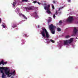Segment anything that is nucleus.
<instances>
[{
  "label": "nucleus",
  "mask_w": 78,
  "mask_h": 78,
  "mask_svg": "<svg viewBox=\"0 0 78 78\" xmlns=\"http://www.w3.org/2000/svg\"><path fill=\"white\" fill-rule=\"evenodd\" d=\"M4 70L5 72V73L6 75H7L8 76V77H10L11 75H14L15 74V71H14L13 72H12L11 73H9V71L8 70V68L6 67H1L0 68V71H1L2 73H3V70Z\"/></svg>",
  "instance_id": "1"
},
{
  "label": "nucleus",
  "mask_w": 78,
  "mask_h": 78,
  "mask_svg": "<svg viewBox=\"0 0 78 78\" xmlns=\"http://www.w3.org/2000/svg\"><path fill=\"white\" fill-rule=\"evenodd\" d=\"M42 31L41 32L42 36H43V37H45V34L47 38L49 37V34L45 28H42Z\"/></svg>",
  "instance_id": "2"
},
{
  "label": "nucleus",
  "mask_w": 78,
  "mask_h": 78,
  "mask_svg": "<svg viewBox=\"0 0 78 78\" xmlns=\"http://www.w3.org/2000/svg\"><path fill=\"white\" fill-rule=\"evenodd\" d=\"M49 27L51 33L53 34H55V30L56 28V27L53 26V24H51L49 25Z\"/></svg>",
  "instance_id": "3"
},
{
  "label": "nucleus",
  "mask_w": 78,
  "mask_h": 78,
  "mask_svg": "<svg viewBox=\"0 0 78 78\" xmlns=\"http://www.w3.org/2000/svg\"><path fill=\"white\" fill-rule=\"evenodd\" d=\"M73 38H71L70 40L64 41V45H67L68 44H71L73 42Z\"/></svg>",
  "instance_id": "4"
},
{
  "label": "nucleus",
  "mask_w": 78,
  "mask_h": 78,
  "mask_svg": "<svg viewBox=\"0 0 78 78\" xmlns=\"http://www.w3.org/2000/svg\"><path fill=\"white\" fill-rule=\"evenodd\" d=\"M50 5H48L47 6H45L44 7V8L45 10H47L46 12L48 14H51V12L50 11Z\"/></svg>",
  "instance_id": "5"
},
{
  "label": "nucleus",
  "mask_w": 78,
  "mask_h": 78,
  "mask_svg": "<svg viewBox=\"0 0 78 78\" xmlns=\"http://www.w3.org/2000/svg\"><path fill=\"white\" fill-rule=\"evenodd\" d=\"M77 32H78V29H76V27H74L73 30L74 34L72 35V36H75V35L76 34V33H77Z\"/></svg>",
  "instance_id": "6"
},
{
  "label": "nucleus",
  "mask_w": 78,
  "mask_h": 78,
  "mask_svg": "<svg viewBox=\"0 0 78 78\" xmlns=\"http://www.w3.org/2000/svg\"><path fill=\"white\" fill-rule=\"evenodd\" d=\"M34 9V7L33 6H31L29 7H26V9L27 11L28 10H33Z\"/></svg>",
  "instance_id": "7"
},
{
  "label": "nucleus",
  "mask_w": 78,
  "mask_h": 78,
  "mask_svg": "<svg viewBox=\"0 0 78 78\" xmlns=\"http://www.w3.org/2000/svg\"><path fill=\"white\" fill-rule=\"evenodd\" d=\"M72 20H73V17H69L67 20V22H72Z\"/></svg>",
  "instance_id": "8"
},
{
  "label": "nucleus",
  "mask_w": 78,
  "mask_h": 78,
  "mask_svg": "<svg viewBox=\"0 0 78 78\" xmlns=\"http://www.w3.org/2000/svg\"><path fill=\"white\" fill-rule=\"evenodd\" d=\"M19 15L20 16H22L23 17H24V19H27V18L26 17V16L24 15H23L21 13H19Z\"/></svg>",
  "instance_id": "9"
},
{
  "label": "nucleus",
  "mask_w": 78,
  "mask_h": 78,
  "mask_svg": "<svg viewBox=\"0 0 78 78\" xmlns=\"http://www.w3.org/2000/svg\"><path fill=\"white\" fill-rule=\"evenodd\" d=\"M6 64H7V62H3V60L1 62H0V65H1V64H2L3 65H5Z\"/></svg>",
  "instance_id": "10"
},
{
  "label": "nucleus",
  "mask_w": 78,
  "mask_h": 78,
  "mask_svg": "<svg viewBox=\"0 0 78 78\" xmlns=\"http://www.w3.org/2000/svg\"><path fill=\"white\" fill-rule=\"evenodd\" d=\"M48 41H48V43H50V42H52V43H55V41H53L52 39L48 40Z\"/></svg>",
  "instance_id": "11"
},
{
  "label": "nucleus",
  "mask_w": 78,
  "mask_h": 78,
  "mask_svg": "<svg viewBox=\"0 0 78 78\" xmlns=\"http://www.w3.org/2000/svg\"><path fill=\"white\" fill-rule=\"evenodd\" d=\"M34 15H35V17L36 18H38L39 17L38 16H37V13L36 12H34Z\"/></svg>",
  "instance_id": "12"
},
{
  "label": "nucleus",
  "mask_w": 78,
  "mask_h": 78,
  "mask_svg": "<svg viewBox=\"0 0 78 78\" xmlns=\"http://www.w3.org/2000/svg\"><path fill=\"white\" fill-rule=\"evenodd\" d=\"M15 5H16V2H14L13 3V4L12 5V6H13V7H15Z\"/></svg>",
  "instance_id": "13"
},
{
  "label": "nucleus",
  "mask_w": 78,
  "mask_h": 78,
  "mask_svg": "<svg viewBox=\"0 0 78 78\" xmlns=\"http://www.w3.org/2000/svg\"><path fill=\"white\" fill-rule=\"evenodd\" d=\"M28 2L29 1L28 0H22V2Z\"/></svg>",
  "instance_id": "14"
},
{
  "label": "nucleus",
  "mask_w": 78,
  "mask_h": 78,
  "mask_svg": "<svg viewBox=\"0 0 78 78\" xmlns=\"http://www.w3.org/2000/svg\"><path fill=\"white\" fill-rule=\"evenodd\" d=\"M57 31H61V29H60V28H57Z\"/></svg>",
  "instance_id": "15"
},
{
  "label": "nucleus",
  "mask_w": 78,
  "mask_h": 78,
  "mask_svg": "<svg viewBox=\"0 0 78 78\" xmlns=\"http://www.w3.org/2000/svg\"><path fill=\"white\" fill-rule=\"evenodd\" d=\"M5 76H6L5 75V74H4V73H3L2 74V78H5Z\"/></svg>",
  "instance_id": "16"
},
{
  "label": "nucleus",
  "mask_w": 78,
  "mask_h": 78,
  "mask_svg": "<svg viewBox=\"0 0 78 78\" xmlns=\"http://www.w3.org/2000/svg\"><path fill=\"white\" fill-rule=\"evenodd\" d=\"M53 17L54 19H55V18L56 17V16H55V14H54L53 16Z\"/></svg>",
  "instance_id": "17"
},
{
  "label": "nucleus",
  "mask_w": 78,
  "mask_h": 78,
  "mask_svg": "<svg viewBox=\"0 0 78 78\" xmlns=\"http://www.w3.org/2000/svg\"><path fill=\"white\" fill-rule=\"evenodd\" d=\"M55 14V15H57V14H58V11H56Z\"/></svg>",
  "instance_id": "18"
},
{
  "label": "nucleus",
  "mask_w": 78,
  "mask_h": 78,
  "mask_svg": "<svg viewBox=\"0 0 78 78\" xmlns=\"http://www.w3.org/2000/svg\"><path fill=\"white\" fill-rule=\"evenodd\" d=\"M50 22H51V19H49L48 20V23H49Z\"/></svg>",
  "instance_id": "19"
},
{
  "label": "nucleus",
  "mask_w": 78,
  "mask_h": 78,
  "mask_svg": "<svg viewBox=\"0 0 78 78\" xmlns=\"http://www.w3.org/2000/svg\"><path fill=\"white\" fill-rule=\"evenodd\" d=\"M2 26H3V28H5V25H3V24H2Z\"/></svg>",
  "instance_id": "20"
},
{
  "label": "nucleus",
  "mask_w": 78,
  "mask_h": 78,
  "mask_svg": "<svg viewBox=\"0 0 78 78\" xmlns=\"http://www.w3.org/2000/svg\"><path fill=\"white\" fill-rule=\"evenodd\" d=\"M70 37L69 35H67L66 36V38H69V37Z\"/></svg>",
  "instance_id": "21"
},
{
  "label": "nucleus",
  "mask_w": 78,
  "mask_h": 78,
  "mask_svg": "<svg viewBox=\"0 0 78 78\" xmlns=\"http://www.w3.org/2000/svg\"><path fill=\"white\" fill-rule=\"evenodd\" d=\"M52 8L53 9H55V6H54V5H52Z\"/></svg>",
  "instance_id": "22"
},
{
  "label": "nucleus",
  "mask_w": 78,
  "mask_h": 78,
  "mask_svg": "<svg viewBox=\"0 0 78 78\" xmlns=\"http://www.w3.org/2000/svg\"><path fill=\"white\" fill-rule=\"evenodd\" d=\"M56 2V1L55 0L53 1V3H54V4H55V3Z\"/></svg>",
  "instance_id": "23"
},
{
  "label": "nucleus",
  "mask_w": 78,
  "mask_h": 78,
  "mask_svg": "<svg viewBox=\"0 0 78 78\" xmlns=\"http://www.w3.org/2000/svg\"><path fill=\"white\" fill-rule=\"evenodd\" d=\"M33 2L34 3H37V1H34Z\"/></svg>",
  "instance_id": "24"
},
{
  "label": "nucleus",
  "mask_w": 78,
  "mask_h": 78,
  "mask_svg": "<svg viewBox=\"0 0 78 78\" xmlns=\"http://www.w3.org/2000/svg\"><path fill=\"white\" fill-rule=\"evenodd\" d=\"M2 22V18H0V23H1Z\"/></svg>",
  "instance_id": "25"
},
{
  "label": "nucleus",
  "mask_w": 78,
  "mask_h": 78,
  "mask_svg": "<svg viewBox=\"0 0 78 78\" xmlns=\"http://www.w3.org/2000/svg\"><path fill=\"white\" fill-rule=\"evenodd\" d=\"M59 23H62V21H61V20H60V21H59Z\"/></svg>",
  "instance_id": "26"
},
{
  "label": "nucleus",
  "mask_w": 78,
  "mask_h": 78,
  "mask_svg": "<svg viewBox=\"0 0 78 78\" xmlns=\"http://www.w3.org/2000/svg\"><path fill=\"white\" fill-rule=\"evenodd\" d=\"M16 27H17V26L16 25H15V26L13 27V28H16Z\"/></svg>",
  "instance_id": "27"
},
{
  "label": "nucleus",
  "mask_w": 78,
  "mask_h": 78,
  "mask_svg": "<svg viewBox=\"0 0 78 78\" xmlns=\"http://www.w3.org/2000/svg\"><path fill=\"white\" fill-rule=\"evenodd\" d=\"M37 3H38V4L39 5H40V2H37Z\"/></svg>",
  "instance_id": "28"
},
{
  "label": "nucleus",
  "mask_w": 78,
  "mask_h": 78,
  "mask_svg": "<svg viewBox=\"0 0 78 78\" xmlns=\"http://www.w3.org/2000/svg\"><path fill=\"white\" fill-rule=\"evenodd\" d=\"M71 0H68V2H70V1H71Z\"/></svg>",
  "instance_id": "29"
},
{
  "label": "nucleus",
  "mask_w": 78,
  "mask_h": 78,
  "mask_svg": "<svg viewBox=\"0 0 78 78\" xmlns=\"http://www.w3.org/2000/svg\"><path fill=\"white\" fill-rule=\"evenodd\" d=\"M11 78H14V77L13 76L11 77Z\"/></svg>",
  "instance_id": "30"
},
{
  "label": "nucleus",
  "mask_w": 78,
  "mask_h": 78,
  "mask_svg": "<svg viewBox=\"0 0 78 78\" xmlns=\"http://www.w3.org/2000/svg\"><path fill=\"white\" fill-rule=\"evenodd\" d=\"M61 9L60 8L59 9V10H60Z\"/></svg>",
  "instance_id": "31"
},
{
  "label": "nucleus",
  "mask_w": 78,
  "mask_h": 78,
  "mask_svg": "<svg viewBox=\"0 0 78 78\" xmlns=\"http://www.w3.org/2000/svg\"><path fill=\"white\" fill-rule=\"evenodd\" d=\"M25 36H27V35H25Z\"/></svg>",
  "instance_id": "32"
},
{
  "label": "nucleus",
  "mask_w": 78,
  "mask_h": 78,
  "mask_svg": "<svg viewBox=\"0 0 78 78\" xmlns=\"http://www.w3.org/2000/svg\"><path fill=\"white\" fill-rule=\"evenodd\" d=\"M38 28H39V26H38Z\"/></svg>",
  "instance_id": "33"
},
{
  "label": "nucleus",
  "mask_w": 78,
  "mask_h": 78,
  "mask_svg": "<svg viewBox=\"0 0 78 78\" xmlns=\"http://www.w3.org/2000/svg\"><path fill=\"white\" fill-rule=\"evenodd\" d=\"M62 8H63V7H62Z\"/></svg>",
  "instance_id": "34"
}]
</instances>
